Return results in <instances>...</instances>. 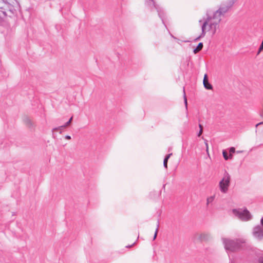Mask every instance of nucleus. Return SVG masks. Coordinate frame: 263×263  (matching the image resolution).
Here are the masks:
<instances>
[{
	"mask_svg": "<svg viewBox=\"0 0 263 263\" xmlns=\"http://www.w3.org/2000/svg\"><path fill=\"white\" fill-rule=\"evenodd\" d=\"M230 175L227 171H225L223 177L219 183L220 190L222 193H226L228 192V187L230 186Z\"/></svg>",
	"mask_w": 263,
	"mask_h": 263,
	"instance_id": "obj_3",
	"label": "nucleus"
},
{
	"mask_svg": "<svg viewBox=\"0 0 263 263\" xmlns=\"http://www.w3.org/2000/svg\"><path fill=\"white\" fill-rule=\"evenodd\" d=\"M214 199V196H210L206 199V204L208 205L210 203L212 202Z\"/></svg>",
	"mask_w": 263,
	"mask_h": 263,
	"instance_id": "obj_13",
	"label": "nucleus"
},
{
	"mask_svg": "<svg viewBox=\"0 0 263 263\" xmlns=\"http://www.w3.org/2000/svg\"><path fill=\"white\" fill-rule=\"evenodd\" d=\"M145 4L150 9L154 8L157 10L159 16L161 18L162 23L164 24L163 19L164 15V12L162 9L155 3L154 0H147L145 2Z\"/></svg>",
	"mask_w": 263,
	"mask_h": 263,
	"instance_id": "obj_5",
	"label": "nucleus"
},
{
	"mask_svg": "<svg viewBox=\"0 0 263 263\" xmlns=\"http://www.w3.org/2000/svg\"><path fill=\"white\" fill-rule=\"evenodd\" d=\"M252 233L253 236L259 240L263 238V229L259 225L254 227Z\"/></svg>",
	"mask_w": 263,
	"mask_h": 263,
	"instance_id": "obj_6",
	"label": "nucleus"
},
{
	"mask_svg": "<svg viewBox=\"0 0 263 263\" xmlns=\"http://www.w3.org/2000/svg\"><path fill=\"white\" fill-rule=\"evenodd\" d=\"M203 83L204 87L205 89L210 90L212 89L213 87L212 85L209 82L207 75L205 74L204 76Z\"/></svg>",
	"mask_w": 263,
	"mask_h": 263,
	"instance_id": "obj_9",
	"label": "nucleus"
},
{
	"mask_svg": "<svg viewBox=\"0 0 263 263\" xmlns=\"http://www.w3.org/2000/svg\"><path fill=\"white\" fill-rule=\"evenodd\" d=\"M222 154L224 159L226 160H228L229 157L228 156L227 153L226 151H223Z\"/></svg>",
	"mask_w": 263,
	"mask_h": 263,
	"instance_id": "obj_15",
	"label": "nucleus"
},
{
	"mask_svg": "<svg viewBox=\"0 0 263 263\" xmlns=\"http://www.w3.org/2000/svg\"><path fill=\"white\" fill-rule=\"evenodd\" d=\"M205 237H208V235L203 234L201 236V238H205Z\"/></svg>",
	"mask_w": 263,
	"mask_h": 263,
	"instance_id": "obj_23",
	"label": "nucleus"
},
{
	"mask_svg": "<svg viewBox=\"0 0 263 263\" xmlns=\"http://www.w3.org/2000/svg\"><path fill=\"white\" fill-rule=\"evenodd\" d=\"M258 263H263V257H260L258 258Z\"/></svg>",
	"mask_w": 263,
	"mask_h": 263,
	"instance_id": "obj_18",
	"label": "nucleus"
},
{
	"mask_svg": "<svg viewBox=\"0 0 263 263\" xmlns=\"http://www.w3.org/2000/svg\"><path fill=\"white\" fill-rule=\"evenodd\" d=\"M222 242L226 250L235 252L241 249L245 246L246 240L243 238L230 239L222 238Z\"/></svg>",
	"mask_w": 263,
	"mask_h": 263,
	"instance_id": "obj_2",
	"label": "nucleus"
},
{
	"mask_svg": "<svg viewBox=\"0 0 263 263\" xmlns=\"http://www.w3.org/2000/svg\"><path fill=\"white\" fill-rule=\"evenodd\" d=\"M235 148L234 147H232L230 148V154L234 153H235Z\"/></svg>",
	"mask_w": 263,
	"mask_h": 263,
	"instance_id": "obj_17",
	"label": "nucleus"
},
{
	"mask_svg": "<svg viewBox=\"0 0 263 263\" xmlns=\"http://www.w3.org/2000/svg\"><path fill=\"white\" fill-rule=\"evenodd\" d=\"M68 126L67 125H66V124L65 123L63 125H62V126H59V128H60V129H62L63 128H65L66 127Z\"/></svg>",
	"mask_w": 263,
	"mask_h": 263,
	"instance_id": "obj_22",
	"label": "nucleus"
},
{
	"mask_svg": "<svg viewBox=\"0 0 263 263\" xmlns=\"http://www.w3.org/2000/svg\"><path fill=\"white\" fill-rule=\"evenodd\" d=\"M65 138L67 140H70L71 139V137L69 135L65 136Z\"/></svg>",
	"mask_w": 263,
	"mask_h": 263,
	"instance_id": "obj_24",
	"label": "nucleus"
},
{
	"mask_svg": "<svg viewBox=\"0 0 263 263\" xmlns=\"http://www.w3.org/2000/svg\"><path fill=\"white\" fill-rule=\"evenodd\" d=\"M233 213L235 216L243 221H248L252 218L250 213L247 209L244 210L233 209Z\"/></svg>",
	"mask_w": 263,
	"mask_h": 263,
	"instance_id": "obj_4",
	"label": "nucleus"
},
{
	"mask_svg": "<svg viewBox=\"0 0 263 263\" xmlns=\"http://www.w3.org/2000/svg\"><path fill=\"white\" fill-rule=\"evenodd\" d=\"M58 129H60V128H59V127H55V128H53L52 129V132L54 131V130H57Z\"/></svg>",
	"mask_w": 263,
	"mask_h": 263,
	"instance_id": "obj_26",
	"label": "nucleus"
},
{
	"mask_svg": "<svg viewBox=\"0 0 263 263\" xmlns=\"http://www.w3.org/2000/svg\"><path fill=\"white\" fill-rule=\"evenodd\" d=\"M207 25H209V28H210L209 18V19H206L205 20V21L203 22V23L202 24V25L201 26V30H202L201 33V34L198 37H197L195 40V41H197L199 39H200L201 37H204L205 36V33H206L205 29H206V26ZM209 30H211L210 29V28H209Z\"/></svg>",
	"mask_w": 263,
	"mask_h": 263,
	"instance_id": "obj_7",
	"label": "nucleus"
},
{
	"mask_svg": "<svg viewBox=\"0 0 263 263\" xmlns=\"http://www.w3.org/2000/svg\"><path fill=\"white\" fill-rule=\"evenodd\" d=\"M259 115L263 119V105L262 109L260 110Z\"/></svg>",
	"mask_w": 263,
	"mask_h": 263,
	"instance_id": "obj_19",
	"label": "nucleus"
},
{
	"mask_svg": "<svg viewBox=\"0 0 263 263\" xmlns=\"http://www.w3.org/2000/svg\"><path fill=\"white\" fill-rule=\"evenodd\" d=\"M199 127L200 129H202V126L201 124H199Z\"/></svg>",
	"mask_w": 263,
	"mask_h": 263,
	"instance_id": "obj_29",
	"label": "nucleus"
},
{
	"mask_svg": "<svg viewBox=\"0 0 263 263\" xmlns=\"http://www.w3.org/2000/svg\"><path fill=\"white\" fill-rule=\"evenodd\" d=\"M201 22H202V21H201V20H200V21H199V23H201Z\"/></svg>",
	"mask_w": 263,
	"mask_h": 263,
	"instance_id": "obj_30",
	"label": "nucleus"
},
{
	"mask_svg": "<svg viewBox=\"0 0 263 263\" xmlns=\"http://www.w3.org/2000/svg\"><path fill=\"white\" fill-rule=\"evenodd\" d=\"M183 99H184V102L185 108L187 109V98H186V97L185 96V92L184 88H183Z\"/></svg>",
	"mask_w": 263,
	"mask_h": 263,
	"instance_id": "obj_12",
	"label": "nucleus"
},
{
	"mask_svg": "<svg viewBox=\"0 0 263 263\" xmlns=\"http://www.w3.org/2000/svg\"><path fill=\"white\" fill-rule=\"evenodd\" d=\"M23 122L28 128L30 129L34 128L35 126L34 123L29 118L27 117H24L23 119Z\"/></svg>",
	"mask_w": 263,
	"mask_h": 263,
	"instance_id": "obj_8",
	"label": "nucleus"
},
{
	"mask_svg": "<svg viewBox=\"0 0 263 263\" xmlns=\"http://www.w3.org/2000/svg\"><path fill=\"white\" fill-rule=\"evenodd\" d=\"M260 223L263 226V217L261 219Z\"/></svg>",
	"mask_w": 263,
	"mask_h": 263,
	"instance_id": "obj_27",
	"label": "nucleus"
},
{
	"mask_svg": "<svg viewBox=\"0 0 263 263\" xmlns=\"http://www.w3.org/2000/svg\"><path fill=\"white\" fill-rule=\"evenodd\" d=\"M202 132H203V129H200L198 133L197 134V136L198 137H200L201 136V135L202 134Z\"/></svg>",
	"mask_w": 263,
	"mask_h": 263,
	"instance_id": "obj_20",
	"label": "nucleus"
},
{
	"mask_svg": "<svg viewBox=\"0 0 263 263\" xmlns=\"http://www.w3.org/2000/svg\"><path fill=\"white\" fill-rule=\"evenodd\" d=\"M135 242L133 243V245H132L131 246H126V247H127V248L131 247L132 246H133V245H135Z\"/></svg>",
	"mask_w": 263,
	"mask_h": 263,
	"instance_id": "obj_28",
	"label": "nucleus"
},
{
	"mask_svg": "<svg viewBox=\"0 0 263 263\" xmlns=\"http://www.w3.org/2000/svg\"><path fill=\"white\" fill-rule=\"evenodd\" d=\"M72 120V117H71L69 119V120L68 121H67V122H66V123H65L66 125L68 126V125L71 123Z\"/></svg>",
	"mask_w": 263,
	"mask_h": 263,
	"instance_id": "obj_16",
	"label": "nucleus"
},
{
	"mask_svg": "<svg viewBox=\"0 0 263 263\" xmlns=\"http://www.w3.org/2000/svg\"><path fill=\"white\" fill-rule=\"evenodd\" d=\"M233 4L229 5L221 4L219 8L214 13L213 16H210L207 14L206 19L209 18L210 29L215 33L217 28L219 26V24L221 20V16L226 13L232 7Z\"/></svg>",
	"mask_w": 263,
	"mask_h": 263,
	"instance_id": "obj_1",
	"label": "nucleus"
},
{
	"mask_svg": "<svg viewBox=\"0 0 263 263\" xmlns=\"http://www.w3.org/2000/svg\"><path fill=\"white\" fill-rule=\"evenodd\" d=\"M172 155V153L167 155L163 160V166L165 168H167V161L170 157Z\"/></svg>",
	"mask_w": 263,
	"mask_h": 263,
	"instance_id": "obj_10",
	"label": "nucleus"
},
{
	"mask_svg": "<svg viewBox=\"0 0 263 263\" xmlns=\"http://www.w3.org/2000/svg\"><path fill=\"white\" fill-rule=\"evenodd\" d=\"M261 124H263V122H259L258 123H257L256 125V127H257L258 126L260 125H261Z\"/></svg>",
	"mask_w": 263,
	"mask_h": 263,
	"instance_id": "obj_25",
	"label": "nucleus"
},
{
	"mask_svg": "<svg viewBox=\"0 0 263 263\" xmlns=\"http://www.w3.org/2000/svg\"><path fill=\"white\" fill-rule=\"evenodd\" d=\"M203 48V43L200 42L198 44V46L196 47V48H195L193 50V52L195 54L198 52L199 51H200Z\"/></svg>",
	"mask_w": 263,
	"mask_h": 263,
	"instance_id": "obj_11",
	"label": "nucleus"
},
{
	"mask_svg": "<svg viewBox=\"0 0 263 263\" xmlns=\"http://www.w3.org/2000/svg\"><path fill=\"white\" fill-rule=\"evenodd\" d=\"M68 126L67 125H66V124L65 123L63 125H62V126H59V128H60V129H62L63 128H65L66 127Z\"/></svg>",
	"mask_w": 263,
	"mask_h": 263,
	"instance_id": "obj_21",
	"label": "nucleus"
},
{
	"mask_svg": "<svg viewBox=\"0 0 263 263\" xmlns=\"http://www.w3.org/2000/svg\"><path fill=\"white\" fill-rule=\"evenodd\" d=\"M159 221H158V223H157V229H156V231H155V234L154 235V238H153V240H155L157 237V233H158V227H159Z\"/></svg>",
	"mask_w": 263,
	"mask_h": 263,
	"instance_id": "obj_14",
	"label": "nucleus"
}]
</instances>
